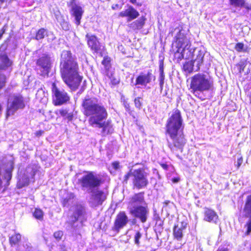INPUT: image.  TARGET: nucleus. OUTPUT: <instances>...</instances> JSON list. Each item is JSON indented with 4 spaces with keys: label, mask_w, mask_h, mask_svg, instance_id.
I'll use <instances>...</instances> for the list:
<instances>
[{
    "label": "nucleus",
    "mask_w": 251,
    "mask_h": 251,
    "mask_svg": "<svg viewBox=\"0 0 251 251\" xmlns=\"http://www.w3.org/2000/svg\"><path fill=\"white\" fill-rule=\"evenodd\" d=\"M81 106L83 114L89 117L88 123L91 126L102 128L103 132H110V121H105L108 116L106 109L97 98L86 96L82 100Z\"/></svg>",
    "instance_id": "obj_1"
},
{
    "label": "nucleus",
    "mask_w": 251,
    "mask_h": 251,
    "mask_svg": "<svg viewBox=\"0 0 251 251\" xmlns=\"http://www.w3.org/2000/svg\"><path fill=\"white\" fill-rule=\"evenodd\" d=\"M182 122L180 112L178 110L174 111L167 121L166 135L170 137V140L167 138L168 146L174 152L177 151L182 152L186 143L182 131Z\"/></svg>",
    "instance_id": "obj_2"
},
{
    "label": "nucleus",
    "mask_w": 251,
    "mask_h": 251,
    "mask_svg": "<svg viewBox=\"0 0 251 251\" xmlns=\"http://www.w3.org/2000/svg\"><path fill=\"white\" fill-rule=\"evenodd\" d=\"M60 72L65 83L72 89L78 87L82 77L78 74V65L70 51L63 50L61 54Z\"/></svg>",
    "instance_id": "obj_3"
},
{
    "label": "nucleus",
    "mask_w": 251,
    "mask_h": 251,
    "mask_svg": "<svg viewBox=\"0 0 251 251\" xmlns=\"http://www.w3.org/2000/svg\"><path fill=\"white\" fill-rule=\"evenodd\" d=\"M128 209L129 213L141 223L147 222L150 211L144 200L143 194L134 195L129 202Z\"/></svg>",
    "instance_id": "obj_4"
},
{
    "label": "nucleus",
    "mask_w": 251,
    "mask_h": 251,
    "mask_svg": "<svg viewBox=\"0 0 251 251\" xmlns=\"http://www.w3.org/2000/svg\"><path fill=\"white\" fill-rule=\"evenodd\" d=\"M175 30L178 31V34L176 36L175 46L177 49L175 52V56L178 59H192L197 49H192L191 42L189 38L181 32L179 28H176Z\"/></svg>",
    "instance_id": "obj_5"
},
{
    "label": "nucleus",
    "mask_w": 251,
    "mask_h": 251,
    "mask_svg": "<svg viewBox=\"0 0 251 251\" xmlns=\"http://www.w3.org/2000/svg\"><path fill=\"white\" fill-rule=\"evenodd\" d=\"M213 85V80L207 75L199 73L191 78L190 88L194 92L208 91L212 88Z\"/></svg>",
    "instance_id": "obj_6"
},
{
    "label": "nucleus",
    "mask_w": 251,
    "mask_h": 251,
    "mask_svg": "<svg viewBox=\"0 0 251 251\" xmlns=\"http://www.w3.org/2000/svg\"><path fill=\"white\" fill-rule=\"evenodd\" d=\"M82 190L89 192L99 187L101 184L100 177L92 172H88L78 180Z\"/></svg>",
    "instance_id": "obj_7"
},
{
    "label": "nucleus",
    "mask_w": 251,
    "mask_h": 251,
    "mask_svg": "<svg viewBox=\"0 0 251 251\" xmlns=\"http://www.w3.org/2000/svg\"><path fill=\"white\" fill-rule=\"evenodd\" d=\"M25 104L23 98L20 95H13L8 99L7 107V116L13 115L19 109L25 107Z\"/></svg>",
    "instance_id": "obj_8"
},
{
    "label": "nucleus",
    "mask_w": 251,
    "mask_h": 251,
    "mask_svg": "<svg viewBox=\"0 0 251 251\" xmlns=\"http://www.w3.org/2000/svg\"><path fill=\"white\" fill-rule=\"evenodd\" d=\"M147 173L143 169L134 170L132 172L133 176V184L135 187L141 189L146 187L148 184Z\"/></svg>",
    "instance_id": "obj_9"
},
{
    "label": "nucleus",
    "mask_w": 251,
    "mask_h": 251,
    "mask_svg": "<svg viewBox=\"0 0 251 251\" xmlns=\"http://www.w3.org/2000/svg\"><path fill=\"white\" fill-rule=\"evenodd\" d=\"M74 213L72 217H71V221L67 223L66 228L68 230L71 231L75 228V223L78 220H80L82 222L84 219V215L85 213V210L84 207L81 205H76L73 208Z\"/></svg>",
    "instance_id": "obj_10"
},
{
    "label": "nucleus",
    "mask_w": 251,
    "mask_h": 251,
    "mask_svg": "<svg viewBox=\"0 0 251 251\" xmlns=\"http://www.w3.org/2000/svg\"><path fill=\"white\" fill-rule=\"evenodd\" d=\"M91 193L89 203L92 207H96L101 205L106 199L105 193L99 188L88 192Z\"/></svg>",
    "instance_id": "obj_11"
},
{
    "label": "nucleus",
    "mask_w": 251,
    "mask_h": 251,
    "mask_svg": "<svg viewBox=\"0 0 251 251\" xmlns=\"http://www.w3.org/2000/svg\"><path fill=\"white\" fill-rule=\"evenodd\" d=\"M52 91L55 105H61L70 99L67 93L64 90L58 88L54 83L52 84Z\"/></svg>",
    "instance_id": "obj_12"
},
{
    "label": "nucleus",
    "mask_w": 251,
    "mask_h": 251,
    "mask_svg": "<svg viewBox=\"0 0 251 251\" xmlns=\"http://www.w3.org/2000/svg\"><path fill=\"white\" fill-rule=\"evenodd\" d=\"M243 212L244 216L249 218L245 225V227L247 228L245 235H248L251 232V195L247 197L243 208Z\"/></svg>",
    "instance_id": "obj_13"
},
{
    "label": "nucleus",
    "mask_w": 251,
    "mask_h": 251,
    "mask_svg": "<svg viewBox=\"0 0 251 251\" xmlns=\"http://www.w3.org/2000/svg\"><path fill=\"white\" fill-rule=\"evenodd\" d=\"M36 64L42 70L41 75L43 76L48 75L51 64L50 57L47 54H43L37 60Z\"/></svg>",
    "instance_id": "obj_14"
},
{
    "label": "nucleus",
    "mask_w": 251,
    "mask_h": 251,
    "mask_svg": "<svg viewBox=\"0 0 251 251\" xmlns=\"http://www.w3.org/2000/svg\"><path fill=\"white\" fill-rule=\"evenodd\" d=\"M69 6L71 7V15L75 17V23L78 25L80 23L84 11L79 5L75 3V0H71Z\"/></svg>",
    "instance_id": "obj_15"
},
{
    "label": "nucleus",
    "mask_w": 251,
    "mask_h": 251,
    "mask_svg": "<svg viewBox=\"0 0 251 251\" xmlns=\"http://www.w3.org/2000/svg\"><path fill=\"white\" fill-rule=\"evenodd\" d=\"M128 217L125 212H120L117 216L114 222L113 230L119 232V230L123 228L128 223Z\"/></svg>",
    "instance_id": "obj_16"
},
{
    "label": "nucleus",
    "mask_w": 251,
    "mask_h": 251,
    "mask_svg": "<svg viewBox=\"0 0 251 251\" xmlns=\"http://www.w3.org/2000/svg\"><path fill=\"white\" fill-rule=\"evenodd\" d=\"M152 79L154 80L155 76L151 73V72L149 71L147 73H141L137 77L135 85H140L146 86L147 84L150 83L151 82Z\"/></svg>",
    "instance_id": "obj_17"
},
{
    "label": "nucleus",
    "mask_w": 251,
    "mask_h": 251,
    "mask_svg": "<svg viewBox=\"0 0 251 251\" xmlns=\"http://www.w3.org/2000/svg\"><path fill=\"white\" fill-rule=\"evenodd\" d=\"M195 51V52L192 58V60L193 61V63L196 65L197 67L196 71H197L199 70L200 67L203 63L205 51L199 49H197Z\"/></svg>",
    "instance_id": "obj_18"
},
{
    "label": "nucleus",
    "mask_w": 251,
    "mask_h": 251,
    "mask_svg": "<svg viewBox=\"0 0 251 251\" xmlns=\"http://www.w3.org/2000/svg\"><path fill=\"white\" fill-rule=\"evenodd\" d=\"M139 15V12L132 6H130L128 8L121 12L119 14V16L121 17H128L127 22L136 18Z\"/></svg>",
    "instance_id": "obj_19"
},
{
    "label": "nucleus",
    "mask_w": 251,
    "mask_h": 251,
    "mask_svg": "<svg viewBox=\"0 0 251 251\" xmlns=\"http://www.w3.org/2000/svg\"><path fill=\"white\" fill-rule=\"evenodd\" d=\"M203 219L205 221L216 224L218 221V216L214 210L205 208Z\"/></svg>",
    "instance_id": "obj_20"
},
{
    "label": "nucleus",
    "mask_w": 251,
    "mask_h": 251,
    "mask_svg": "<svg viewBox=\"0 0 251 251\" xmlns=\"http://www.w3.org/2000/svg\"><path fill=\"white\" fill-rule=\"evenodd\" d=\"M87 44L91 49L95 52H98L100 49V43L97 37L94 35H86Z\"/></svg>",
    "instance_id": "obj_21"
},
{
    "label": "nucleus",
    "mask_w": 251,
    "mask_h": 251,
    "mask_svg": "<svg viewBox=\"0 0 251 251\" xmlns=\"http://www.w3.org/2000/svg\"><path fill=\"white\" fill-rule=\"evenodd\" d=\"M12 62L6 54L0 55V70H6L11 67Z\"/></svg>",
    "instance_id": "obj_22"
},
{
    "label": "nucleus",
    "mask_w": 251,
    "mask_h": 251,
    "mask_svg": "<svg viewBox=\"0 0 251 251\" xmlns=\"http://www.w3.org/2000/svg\"><path fill=\"white\" fill-rule=\"evenodd\" d=\"M51 35V38H49V40H51V41L55 39L54 35L52 33H50V34H48V31L46 29L44 28L40 29L37 32L36 35V39L37 40H41L44 38V37L47 35V36Z\"/></svg>",
    "instance_id": "obj_23"
},
{
    "label": "nucleus",
    "mask_w": 251,
    "mask_h": 251,
    "mask_svg": "<svg viewBox=\"0 0 251 251\" xmlns=\"http://www.w3.org/2000/svg\"><path fill=\"white\" fill-rule=\"evenodd\" d=\"M145 18L144 17L136 20L129 25V26L132 29H139L142 28L145 24Z\"/></svg>",
    "instance_id": "obj_24"
},
{
    "label": "nucleus",
    "mask_w": 251,
    "mask_h": 251,
    "mask_svg": "<svg viewBox=\"0 0 251 251\" xmlns=\"http://www.w3.org/2000/svg\"><path fill=\"white\" fill-rule=\"evenodd\" d=\"M185 228V226L182 224L181 226L178 225L175 226L174 228V235L175 238L178 240H181L183 236L182 230Z\"/></svg>",
    "instance_id": "obj_25"
},
{
    "label": "nucleus",
    "mask_w": 251,
    "mask_h": 251,
    "mask_svg": "<svg viewBox=\"0 0 251 251\" xmlns=\"http://www.w3.org/2000/svg\"><path fill=\"white\" fill-rule=\"evenodd\" d=\"M195 65H196L193 63V61L192 60L187 62L183 65L184 70L188 73H190L193 72L194 70V66Z\"/></svg>",
    "instance_id": "obj_26"
},
{
    "label": "nucleus",
    "mask_w": 251,
    "mask_h": 251,
    "mask_svg": "<svg viewBox=\"0 0 251 251\" xmlns=\"http://www.w3.org/2000/svg\"><path fill=\"white\" fill-rule=\"evenodd\" d=\"M21 239V235L19 233H16L10 237L9 241L11 245H15L18 244Z\"/></svg>",
    "instance_id": "obj_27"
},
{
    "label": "nucleus",
    "mask_w": 251,
    "mask_h": 251,
    "mask_svg": "<svg viewBox=\"0 0 251 251\" xmlns=\"http://www.w3.org/2000/svg\"><path fill=\"white\" fill-rule=\"evenodd\" d=\"M230 4L235 7H242L244 6L245 0H229Z\"/></svg>",
    "instance_id": "obj_28"
},
{
    "label": "nucleus",
    "mask_w": 251,
    "mask_h": 251,
    "mask_svg": "<svg viewBox=\"0 0 251 251\" xmlns=\"http://www.w3.org/2000/svg\"><path fill=\"white\" fill-rule=\"evenodd\" d=\"M34 217L39 220H42L43 218V212L40 209H35L33 213Z\"/></svg>",
    "instance_id": "obj_29"
},
{
    "label": "nucleus",
    "mask_w": 251,
    "mask_h": 251,
    "mask_svg": "<svg viewBox=\"0 0 251 251\" xmlns=\"http://www.w3.org/2000/svg\"><path fill=\"white\" fill-rule=\"evenodd\" d=\"M165 75L164 73H160L159 77V85L161 90L163 89L164 83Z\"/></svg>",
    "instance_id": "obj_30"
},
{
    "label": "nucleus",
    "mask_w": 251,
    "mask_h": 251,
    "mask_svg": "<svg viewBox=\"0 0 251 251\" xmlns=\"http://www.w3.org/2000/svg\"><path fill=\"white\" fill-rule=\"evenodd\" d=\"M59 114L62 117H67L69 120L71 119V116H70L66 109H61L59 111Z\"/></svg>",
    "instance_id": "obj_31"
},
{
    "label": "nucleus",
    "mask_w": 251,
    "mask_h": 251,
    "mask_svg": "<svg viewBox=\"0 0 251 251\" xmlns=\"http://www.w3.org/2000/svg\"><path fill=\"white\" fill-rule=\"evenodd\" d=\"M142 237V234L139 231H137L134 235V243L136 245H139L140 244L139 240Z\"/></svg>",
    "instance_id": "obj_32"
},
{
    "label": "nucleus",
    "mask_w": 251,
    "mask_h": 251,
    "mask_svg": "<svg viewBox=\"0 0 251 251\" xmlns=\"http://www.w3.org/2000/svg\"><path fill=\"white\" fill-rule=\"evenodd\" d=\"M235 49L238 52L244 51V45L241 43L236 44Z\"/></svg>",
    "instance_id": "obj_33"
},
{
    "label": "nucleus",
    "mask_w": 251,
    "mask_h": 251,
    "mask_svg": "<svg viewBox=\"0 0 251 251\" xmlns=\"http://www.w3.org/2000/svg\"><path fill=\"white\" fill-rule=\"evenodd\" d=\"M141 98L140 97L136 98L134 99V103L135 106L140 109L142 106Z\"/></svg>",
    "instance_id": "obj_34"
},
{
    "label": "nucleus",
    "mask_w": 251,
    "mask_h": 251,
    "mask_svg": "<svg viewBox=\"0 0 251 251\" xmlns=\"http://www.w3.org/2000/svg\"><path fill=\"white\" fill-rule=\"evenodd\" d=\"M5 76L0 73V89L2 88L5 82Z\"/></svg>",
    "instance_id": "obj_35"
},
{
    "label": "nucleus",
    "mask_w": 251,
    "mask_h": 251,
    "mask_svg": "<svg viewBox=\"0 0 251 251\" xmlns=\"http://www.w3.org/2000/svg\"><path fill=\"white\" fill-rule=\"evenodd\" d=\"M63 232L61 231H57L54 233L53 236L57 240H60L63 236Z\"/></svg>",
    "instance_id": "obj_36"
},
{
    "label": "nucleus",
    "mask_w": 251,
    "mask_h": 251,
    "mask_svg": "<svg viewBox=\"0 0 251 251\" xmlns=\"http://www.w3.org/2000/svg\"><path fill=\"white\" fill-rule=\"evenodd\" d=\"M54 14L56 20L58 22L61 23L63 19L62 18V16H61L60 12L58 10H57L56 11L54 12Z\"/></svg>",
    "instance_id": "obj_37"
},
{
    "label": "nucleus",
    "mask_w": 251,
    "mask_h": 251,
    "mask_svg": "<svg viewBox=\"0 0 251 251\" xmlns=\"http://www.w3.org/2000/svg\"><path fill=\"white\" fill-rule=\"evenodd\" d=\"M132 172L133 171H132V170H131L129 172H128V173H127L126 175H125V176L124 177V182H125L126 183L127 182L129 176H132Z\"/></svg>",
    "instance_id": "obj_38"
},
{
    "label": "nucleus",
    "mask_w": 251,
    "mask_h": 251,
    "mask_svg": "<svg viewBox=\"0 0 251 251\" xmlns=\"http://www.w3.org/2000/svg\"><path fill=\"white\" fill-rule=\"evenodd\" d=\"M20 183H22L21 186V187L27 185L29 183V179L28 178H25L24 179H23L22 181L20 180Z\"/></svg>",
    "instance_id": "obj_39"
},
{
    "label": "nucleus",
    "mask_w": 251,
    "mask_h": 251,
    "mask_svg": "<svg viewBox=\"0 0 251 251\" xmlns=\"http://www.w3.org/2000/svg\"><path fill=\"white\" fill-rule=\"evenodd\" d=\"M62 28L65 30H68L69 29V26L67 23L63 22V24H61Z\"/></svg>",
    "instance_id": "obj_40"
},
{
    "label": "nucleus",
    "mask_w": 251,
    "mask_h": 251,
    "mask_svg": "<svg viewBox=\"0 0 251 251\" xmlns=\"http://www.w3.org/2000/svg\"><path fill=\"white\" fill-rule=\"evenodd\" d=\"M112 166L115 170H118L120 168L119 163L118 162H114L112 163Z\"/></svg>",
    "instance_id": "obj_41"
},
{
    "label": "nucleus",
    "mask_w": 251,
    "mask_h": 251,
    "mask_svg": "<svg viewBox=\"0 0 251 251\" xmlns=\"http://www.w3.org/2000/svg\"><path fill=\"white\" fill-rule=\"evenodd\" d=\"M159 72L160 73H164V64L161 62L159 64Z\"/></svg>",
    "instance_id": "obj_42"
},
{
    "label": "nucleus",
    "mask_w": 251,
    "mask_h": 251,
    "mask_svg": "<svg viewBox=\"0 0 251 251\" xmlns=\"http://www.w3.org/2000/svg\"><path fill=\"white\" fill-rule=\"evenodd\" d=\"M119 81L116 78H113L111 80V83L112 85H116L118 83H119Z\"/></svg>",
    "instance_id": "obj_43"
},
{
    "label": "nucleus",
    "mask_w": 251,
    "mask_h": 251,
    "mask_svg": "<svg viewBox=\"0 0 251 251\" xmlns=\"http://www.w3.org/2000/svg\"><path fill=\"white\" fill-rule=\"evenodd\" d=\"M243 162V158L242 157H240L237 160V167L239 168L240 165L242 164Z\"/></svg>",
    "instance_id": "obj_44"
},
{
    "label": "nucleus",
    "mask_w": 251,
    "mask_h": 251,
    "mask_svg": "<svg viewBox=\"0 0 251 251\" xmlns=\"http://www.w3.org/2000/svg\"><path fill=\"white\" fill-rule=\"evenodd\" d=\"M109 59L108 58H104L103 60L102 61V63L103 65L106 66L109 64Z\"/></svg>",
    "instance_id": "obj_45"
},
{
    "label": "nucleus",
    "mask_w": 251,
    "mask_h": 251,
    "mask_svg": "<svg viewBox=\"0 0 251 251\" xmlns=\"http://www.w3.org/2000/svg\"><path fill=\"white\" fill-rule=\"evenodd\" d=\"M170 203V201H166L163 203V208H166L168 205Z\"/></svg>",
    "instance_id": "obj_46"
},
{
    "label": "nucleus",
    "mask_w": 251,
    "mask_h": 251,
    "mask_svg": "<svg viewBox=\"0 0 251 251\" xmlns=\"http://www.w3.org/2000/svg\"><path fill=\"white\" fill-rule=\"evenodd\" d=\"M4 31H5V29H4V28H2L0 31V39H1V38L2 37L3 33H4Z\"/></svg>",
    "instance_id": "obj_47"
},
{
    "label": "nucleus",
    "mask_w": 251,
    "mask_h": 251,
    "mask_svg": "<svg viewBox=\"0 0 251 251\" xmlns=\"http://www.w3.org/2000/svg\"><path fill=\"white\" fill-rule=\"evenodd\" d=\"M6 174L8 176V179H10L11 177V171H6Z\"/></svg>",
    "instance_id": "obj_48"
},
{
    "label": "nucleus",
    "mask_w": 251,
    "mask_h": 251,
    "mask_svg": "<svg viewBox=\"0 0 251 251\" xmlns=\"http://www.w3.org/2000/svg\"><path fill=\"white\" fill-rule=\"evenodd\" d=\"M243 7H245L248 10H251V5H247L244 4V6Z\"/></svg>",
    "instance_id": "obj_49"
},
{
    "label": "nucleus",
    "mask_w": 251,
    "mask_h": 251,
    "mask_svg": "<svg viewBox=\"0 0 251 251\" xmlns=\"http://www.w3.org/2000/svg\"><path fill=\"white\" fill-rule=\"evenodd\" d=\"M42 133H43V132H42V131H37V132L36 133V135H37V136H39L41 135V134H42Z\"/></svg>",
    "instance_id": "obj_50"
},
{
    "label": "nucleus",
    "mask_w": 251,
    "mask_h": 251,
    "mask_svg": "<svg viewBox=\"0 0 251 251\" xmlns=\"http://www.w3.org/2000/svg\"><path fill=\"white\" fill-rule=\"evenodd\" d=\"M26 246L27 247L28 251H31V247L30 246V244L28 245L27 244H26Z\"/></svg>",
    "instance_id": "obj_51"
},
{
    "label": "nucleus",
    "mask_w": 251,
    "mask_h": 251,
    "mask_svg": "<svg viewBox=\"0 0 251 251\" xmlns=\"http://www.w3.org/2000/svg\"><path fill=\"white\" fill-rule=\"evenodd\" d=\"M68 200H67L66 199H65L64 200V203H63L64 206H65L66 205V203L68 202Z\"/></svg>",
    "instance_id": "obj_52"
},
{
    "label": "nucleus",
    "mask_w": 251,
    "mask_h": 251,
    "mask_svg": "<svg viewBox=\"0 0 251 251\" xmlns=\"http://www.w3.org/2000/svg\"><path fill=\"white\" fill-rule=\"evenodd\" d=\"M173 181L174 182H177L178 180L177 178H174L173 179Z\"/></svg>",
    "instance_id": "obj_53"
},
{
    "label": "nucleus",
    "mask_w": 251,
    "mask_h": 251,
    "mask_svg": "<svg viewBox=\"0 0 251 251\" xmlns=\"http://www.w3.org/2000/svg\"><path fill=\"white\" fill-rule=\"evenodd\" d=\"M218 251H227V250L226 249H221L219 250Z\"/></svg>",
    "instance_id": "obj_54"
},
{
    "label": "nucleus",
    "mask_w": 251,
    "mask_h": 251,
    "mask_svg": "<svg viewBox=\"0 0 251 251\" xmlns=\"http://www.w3.org/2000/svg\"><path fill=\"white\" fill-rule=\"evenodd\" d=\"M129 106V105H128V104H126V105H125V107H126V108H128Z\"/></svg>",
    "instance_id": "obj_55"
},
{
    "label": "nucleus",
    "mask_w": 251,
    "mask_h": 251,
    "mask_svg": "<svg viewBox=\"0 0 251 251\" xmlns=\"http://www.w3.org/2000/svg\"><path fill=\"white\" fill-rule=\"evenodd\" d=\"M65 251V250H64V251Z\"/></svg>",
    "instance_id": "obj_56"
}]
</instances>
